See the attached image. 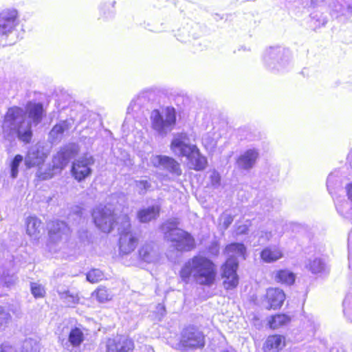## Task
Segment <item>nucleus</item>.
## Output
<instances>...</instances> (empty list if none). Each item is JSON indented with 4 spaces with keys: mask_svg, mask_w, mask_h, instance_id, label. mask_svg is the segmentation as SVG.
I'll use <instances>...</instances> for the list:
<instances>
[{
    "mask_svg": "<svg viewBox=\"0 0 352 352\" xmlns=\"http://www.w3.org/2000/svg\"><path fill=\"white\" fill-rule=\"evenodd\" d=\"M118 203V195L114 194L109 197L107 204H100L92 212V217L96 226L103 232H110L116 226L120 234L119 250L122 254H129L135 249L138 238L131 229L130 219L127 214H118L120 206H115Z\"/></svg>",
    "mask_w": 352,
    "mask_h": 352,
    "instance_id": "nucleus-1",
    "label": "nucleus"
},
{
    "mask_svg": "<svg viewBox=\"0 0 352 352\" xmlns=\"http://www.w3.org/2000/svg\"><path fill=\"white\" fill-rule=\"evenodd\" d=\"M214 263L203 256H195L184 263L179 270L181 281L186 285L195 283L203 286H212L216 280Z\"/></svg>",
    "mask_w": 352,
    "mask_h": 352,
    "instance_id": "nucleus-2",
    "label": "nucleus"
},
{
    "mask_svg": "<svg viewBox=\"0 0 352 352\" xmlns=\"http://www.w3.org/2000/svg\"><path fill=\"white\" fill-rule=\"evenodd\" d=\"M2 129L6 133L16 135L25 144L30 142L33 135L31 123L25 117L24 109L16 106L8 109L2 122Z\"/></svg>",
    "mask_w": 352,
    "mask_h": 352,
    "instance_id": "nucleus-3",
    "label": "nucleus"
},
{
    "mask_svg": "<svg viewBox=\"0 0 352 352\" xmlns=\"http://www.w3.org/2000/svg\"><path fill=\"white\" fill-rule=\"evenodd\" d=\"M225 252L228 256L222 266L223 285L226 289L235 288L239 283L236 271L239 266L238 257L245 259L246 248L241 243H233L226 246Z\"/></svg>",
    "mask_w": 352,
    "mask_h": 352,
    "instance_id": "nucleus-4",
    "label": "nucleus"
},
{
    "mask_svg": "<svg viewBox=\"0 0 352 352\" xmlns=\"http://www.w3.org/2000/svg\"><path fill=\"white\" fill-rule=\"evenodd\" d=\"M179 221L176 219L167 220L161 226L164 239L172 243V245L178 251H190L195 246L194 238L191 234L178 228Z\"/></svg>",
    "mask_w": 352,
    "mask_h": 352,
    "instance_id": "nucleus-5",
    "label": "nucleus"
},
{
    "mask_svg": "<svg viewBox=\"0 0 352 352\" xmlns=\"http://www.w3.org/2000/svg\"><path fill=\"white\" fill-rule=\"evenodd\" d=\"M152 129L160 136L164 137L175 127L177 120L176 110L173 107H165L153 110L150 116Z\"/></svg>",
    "mask_w": 352,
    "mask_h": 352,
    "instance_id": "nucleus-6",
    "label": "nucleus"
},
{
    "mask_svg": "<svg viewBox=\"0 0 352 352\" xmlns=\"http://www.w3.org/2000/svg\"><path fill=\"white\" fill-rule=\"evenodd\" d=\"M265 66L272 72H283L291 65V53L289 50L280 46L270 47L263 55Z\"/></svg>",
    "mask_w": 352,
    "mask_h": 352,
    "instance_id": "nucleus-7",
    "label": "nucleus"
},
{
    "mask_svg": "<svg viewBox=\"0 0 352 352\" xmlns=\"http://www.w3.org/2000/svg\"><path fill=\"white\" fill-rule=\"evenodd\" d=\"M204 336L203 333L193 326L185 328L181 333L178 348L181 350L188 349H200L204 346Z\"/></svg>",
    "mask_w": 352,
    "mask_h": 352,
    "instance_id": "nucleus-8",
    "label": "nucleus"
},
{
    "mask_svg": "<svg viewBox=\"0 0 352 352\" xmlns=\"http://www.w3.org/2000/svg\"><path fill=\"white\" fill-rule=\"evenodd\" d=\"M95 160L90 153H85L75 160L72 166V175L78 182H82L92 173L91 166Z\"/></svg>",
    "mask_w": 352,
    "mask_h": 352,
    "instance_id": "nucleus-9",
    "label": "nucleus"
},
{
    "mask_svg": "<svg viewBox=\"0 0 352 352\" xmlns=\"http://www.w3.org/2000/svg\"><path fill=\"white\" fill-rule=\"evenodd\" d=\"M195 147L197 146L190 142V138L186 133L175 134L170 143V150L179 157H186Z\"/></svg>",
    "mask_w": 352,
    "mask_h": 352,
    "instance_id": "nucleus-10",
    "label": "nucleus"
},
{
    "mask_svg": "<svg viewBox=\"0 0 352 352\" xmlns=\"http://www.w3.org/2000/svg\"><path fill=\"white\" fill-rule=\"evenodd\" d=\"M18 11L7 8L0 12V35L6 38L12 35L18 25Z\"/></svg>",
    "mask_w": 352,
    "mask_h": 352,
    "instance_id": "nucleus-11",
    "label": "nucleus"
},
{
    "mask_svg": "<svg viewBox=\"0 0 352 352\" xmlns=\"http://www.w3.org/2000/svg\"><path fill=\"white\" fill-rule=\"evenodd\" d=\"M151 162L155 167L166 170L173 175H182L179 163L171 157L162 155H155L151 158Z\"/></svg>",
    "mask_w": 352,
    "mask_h": 352,
    "instance_id": "nucleus-12",
    "label": "nucleus"
},
{
    "mask_svg": "<svg viewBox=\"0 0 352 352\" xmlns=\"http://www.w3.org/2000/svg\"><path fill=\"white\" fill-rule=\"evenodd\" d=\"M49 236L51 241L57 243L59 241L67 240L69 232V227L62 221L56 220L48 223Z\"/></svg>",
    "mask_w": 352,
    "mask_h": 352,
    "instance_id": "nucleus-13",
    "label": "nucleus"
},
{
    "mask_svg": "<svg viewBox=\"0 0 352 352\" xmlns=\"http://www.w3.org/2000/svg\"><path fill=\"white\" fill-rule=\"evenodd\" d=\"M328 8L332 17L352 16V0H331Z\"/></svg>",
    "mask_w": 352,
    "mask_h": 352,
    "instance_id": "nucleus-14",
    "label": "nucleus"
},
{
    "mask_svg": "<svg viewBox=\"0 0 352 352\" xmlns=\"http://www.w3.org/2000/svg\"><path fill=\"white\" fill-rule=\"evenodd\" d=\"M47 155V151L42 145L36 144L31 146L25 159L26 166L31 168L41 165L44 162Z\"/></svg>",
    "mask_w": 352,
    "mask_h": 352,
    "instance_id": "nucleus-15",
    "label": "nucleus"
},
{
    "mask_svg": "<svg viewBox=\"0 0 352 352\" xmlns=\"http://www.w3.org/2000/svg\"><path fill=\"white\" fill-rule=\"evenodd\" d=\"M133 340L125 336H116L107 342V352H133Z\"/></svg>",
    "mask_w": 352,
    "mask_h": 352,
    "instance_id": "nucleus-16",
    "label": "nucleus"
},
{
    "mask_svg": "<svg viewBox=\"0 0 352 352\" xmlns=\"http://www.w3.org/2000/svg\"><path fill=\"white\" fill-rule=\"evenodd\" d=\"M24 110L27 120L31 123V127L40 124L45 114L41 102H28Z\"/></svg>",
    "mask_w": 352,
    "mask_h": 352,
    "instance_id": "nucleus-17",
    "label": "nucleus"
},
{
    "mask_svg": "<svg viewBox=\"0 0 352 352\" xmlns=\"http://www.w3.org/2000/svg\"><path fill=\"white\" fill-rule=\"evenodd\" d=\"M78 152V149L74 145H68L60 149V151L53 158L54 166L61 170L69 162V160L73 157Z\"/></svg>",
    "mask_w": 352,
    "mask_h": 352,
    "instance_id": "nucleus-18",
    "label": "nucleus"
},
{
    "mask_svg": "<svg viewBox=\"0 0 352 352\" xmlns=\"http://www.w3.org/2000/svg\"><path fill=\"white\" fill-rule=\"evenodd\" d=\"M258 157L259 151L257 148H248L239 155L236 164L240 169L248 170L254 166Z\"/></svg>",
    "mask_w": 352,
    "mask_h": 352,
    "instance_id": "nucleus-19",
    "label": "nucleus"
},
{
    "mask_svg": "<svg viewBox=\"0 0 352 352\" xmlns=\"http://www.w3.org/2000/svg\"><path fill=\"white\" fill-rule=\"evenodd\" d=\"M73 124L72 119L61 120L55 124L49 133V140L51 143H58L63 139L65 133L67 132Z\"/></svg>",
    "mask_w": 352,
    "mask_h": 352,
    "instance_id": "nucleus-20",
    "label": "nucleus"
},
{
    "mask_svg": "<svg viewBox=\"0 0 352 352\" xmlns=\"http://www.w3.org/2000/svg\"><path fill=\"white\" fill-rule=\"evenodd\" d=\"M160 206L155 204L140 208L136 214V218L141 223H147L156 220L160 212Z\"/></svg>",
    "mask_w": 352,
    "mask_h": 352,
    "instance_id": "nucleus-21",
    "label": "nucleus"
},
{
    "mask_svg": "<svg viewBox=\"0 0 352 352\" xmlns=\"http://www.w3.org/2000/svg\"><path fill=\"white\" fill-rule=\"evenodd\" d=\"M268 309H277L280 307L285 299L284 292L279 288H269L265 296Z\"/></svg>",
    "mask_w": 352,
    "mask_h": 352,
    "instance_id": "nucleus-22",
    "label": "nucleus"
},
{
    "mask_svg": "<svg viewBox=\"0 0 352 352\" xmlns=\"http://www.w3.org/2000/svg\"><path fill=\"white\" fill-rule=\"evenodd\" d=\"M84 339L85 335L82 329L79 327H74L70 329L68 340L63 344V346L68 351L73 352V349L80 346Z\"/></svg>",
    "mask_w": 352,
    "mask_h": 352,
    "instance_id": "nucleus-23",
    "label": "nucleus"
},
{
    "mask_svg": "<svg viewBox=\"0 0 352 352\" xmlns=\"http://www.w3.org/2000/svg\"><path fill=\"white\" fill-rule=\"evenodd\" d=\"M283 256V250L276 245L266 246L260 253L261 260L266 263H274Z\"/></svg>",
    "mask_w": 352,
    "mask_h": 352,
    "instance_id": "nucleus-24",
    "label": "nucleus"
},
{
    "mask_svg": "<svg viewBox=\"0 0 352 352\" xmlns=\"http://www.w3.org/2000/svg\"><path fill=\"white\" fill-rule=\"evenodd\" d=\"M186 159L188 161L189 168L197 171L205 169L208 164L206 157L201 154L197 146L186 157Z\"/></svg>",
    "mask_w": 352,
    "mask_h": 352,
    "instance_id": "nucleus-25",
    "label": "nucleus"
},
{
    "mask_svg": "<svg viewBox=\"0 0 352 352\" xmlns=\"http://www.w3.org/2000/svg\"><path fill=\"white\" fill-rule=\"evenodd\" d=\"M57 292L60 300L67 307H74L80 302L79 295L75 291L58 288Z\"/></svg>",
    "mask_w": 352,
    "mask_h": 352,
    "instance_id": "nucleus-26",
    "label": "nucleus"
},
{
    "mask_svg": "<svg viewBox=\"0 0 352 352\" xmlns=\"http://www.w3.org/2000/svg\"><path fill=\"white\" fill-rule=\"evenodd\" d=\"M140 259L146 263H155L159 259V254L152 244L146 243L141 247L139 250Z\"/></svg>",
    "mask_w": 352,
    "mask_h": 352,
    "instance_id": "nucleus-27",
    "label": "nucleus"
},
{
    "mask_svg": "<svg viewBox=\"0 0 352 352\" xmlns=\"http://www.w3.org/2000/svg\"><path fill=\"white\" fill-rule=\"evenodd\" d=\"M26 232L34 239H38L42 230L41 221L35 216H30L26 219Z\"/></svg>",
    "mask_w": 352,
    "mask_h": 352,
    "instance_id": "nucleus-28",
    "label": "nucleus"
},
{
    "mask_svg": "<svg viewBox=\"0 0 352 352\" xmlns=\"http://www.w3.org/2000/svg\"><path fill=\"white\" fill-rule=\"evenodd\" d=\"M306 267L314 274H322L327 272V264L320 257L310 258L306 264Z\"/></svg>",
    "mask_w": 352,
    "mask_h": 352,
    "instance_id": "nucleus-29",
    "label": "nucleus"
},
{
    "mask_svg": "<svg viewBox=\"0 0 352 352\" xmlns=\"http://www.w3.org/2000/svg\"><path fill=\"white\" fill-rule=\"evenodd\" d=\"M338 214L346 219L352 216V204L344 198L338 197L334 201Z\"/></svg>",
    "mask_w": 352,
    "mask_h": 352,
    "instance_id": "nucleus-30",
    "label": "nucleus"
},
{
    "mask_svg": "<svg viewBox=\"0 0 352 352\" xmlns=\"http://www.w3.org/2000/svg\"><path fill=\"white\" fill-rule=\"evenodd\" d=\"M295 278V274L288 270H280L274 272L275 280L283 284L292 285Z\"/></svg>",
    "mask_w": 352,
    "mask_h": 352,
    "instance_id": "nucleus-31",
    "label": "nucleus"
},
{
    "mask_svg": "<svg viewBox=\"0 0 352 352\" xmlns=\"http://www.w3.org/2000/svg\"><path fill=\"white\" fill-rule=\"evenodd\" d=\"M134 187L140 195H144L148 191L153 190L154 187L153 186L151 182L146 177L144 178L135 180Z\"/></svg>",
    "mask_w": 352,
    "mask_h": 352,
    "instance_id": "nucleus-32",
    "label": "nucleus"
},
{
    "mask_svg": "<svg viewBox=\"0 0 352 352\" xmlns=\"http://www.w3.org/2000/svg\"><path fill=\"white\" fill-rule=\"evenodd\" d=\"M149 94L150 91H145L141 93L135 99L131 101L128 107L127 113H131V112L140 110L143 107L144 102Z\"/></svg>",
    "mask_w": 352,
    "mask_h": 352,
    "instance_id": "nucleus-33",
    "label": "nucleus"
},
{
    "mask_svg": "<svg viewBox=\"0 0 352 352\" xmlns=\"http://www.w3.org/2000/svg\"><path fill=\"white\" fill-rule=\"evenodd\" d=\"M283 346V338L278 335L269 336L265 343V348L268 350L279 351Z\"/></svg>",
    "mask_w": 352,
    "mask_h": 352,
    "instance_id": "nucleus-34",
    "label": "nucleus"
},
{
    "mask_svg": "<svg viewBox=\"0 0 352 352\" xmlns=\"http://www.w3.org/2000/svg\"><path fill=\"white\" fill-rule=\"evenodd\" d=\"M84 210L79 206H74L72 208L70 213L68 215V220L73 224H80L83 223L85 217H83Z\"/></svg>",
    "mask_w": 352,
    "mask_h": 352,
    "instance_id": "nucleus-35",
    "label": "nucleus"
},
{
    "mask_svg": "<svg viewBox=\"0 0 352 352\" xmlns=\"http://www.w3.org/2000/svg\"><path fill=\"white\" fill-rule=\"evenodd\" d=\"M290 321V318L285 314H277L272 316L269 321L270 327L272 329H278L282 326L286 325Z\"/></svg>",
    "mask_w": 352,
    "mask_h": 352,
    "instance_id": "nucleus-36",
    "label": "nucleus"
},
{
    "mask_svg": "<svg viewBox=\"0 0 352 352\" xmlns=\"http://www.w3.org/2000/svg\"><path fill=\"white\" fill-rule=\"evenodd\" d=\"M40 344L36 340L33 338H27L23 343L22 352H38Z\"/></svg>",
    "mask_w": 352,
    "mask_h": 352,
    "instance_id": "nucleus-37",
    "label": "nucleus"
},
{
    "mask_svg": "<svg viewBox=\"0 0 352 352\" xmlns=\"http://www.w3.org/2000/svg\"><path fill=\"white\" fill-rule=\"evenodd\" d=\"M58 171V169L54 166L52 168L50 167L46 168L45 171L43 167H40L36 173V176L41 180H46L52 178Z\"/></svg>",
    "mask_w": 352,
    "mask_h": 352,
    "instance_id": "nucleus-38",
    "label": "nucleus"
},
{
    "mask_svg": "<svg viewBox=\"0 0 352 352\" xmlns=\"http://www.w3.org/2000/svg\"><path fill=\"white\" fill-rule=\"evenodd\" d=\"M12 316L7 309L0 306V329H3L11 322Z\"/></svg>",
    "mask_w": 352,
    "mask_h": 352,
    "instance_id": "nucleus-39",
    "label": "nucleus"
},
{
    "mask_svg": "<svg viewBox=\"0 0 352 352\" xmlns=\"http://www.w3.org/2000/svg\"><path fill=\"white\" fill-rule=\"evenodd\" d=\"M23 160V157L21 155H16L11 162L10 168L12 177L16 178L17 177L19 172L18 168Z\"/></svg>",
    "mask_w": 352,
    "mask_h": 352,
    "instance_id": "nucleus-40",
    "label": "nucleus"
},
{
    "mask_svg": "<svg viewBox=\"0 0 352 352\" xmlns=\"http://www.w3.org/2000/svg\"><path fill=\"white\" fill-rule=\"evenodd\" d=\"M103 276V273L100 270L94 269L87 273V280L91 283H95L102 280Z\"/></svg>",
    "mask_w": 352,
    "mask_h": 352,
    "instance_id": "nucleus-41",
    "label": "nucleus"
},
{
    "mask_svg": "<svg viewBox=\"0 0 352 352\" xmlns=\"http://www.w3.org/2000/svg\"><path fill=\"white\" fill-rule=\"evenodd\" d=\"M352 295L348 294L343 301V312L352 322Z\"/></svg>",
    "mask_w": 352,
    "mask_h": 352,
    "instance_id": "nucleus-42",
    "label": "nucleus"
},
{
    "mask_svg": "<svg viewBox=\"0 0 352 352\" xmlns=\"http://www.w3.org/2000/svg\"><path fill=\"white\" fill-rule=\"evenodd\" d=\"M310 17L315 28H319L321 25H324L327 22V17L324 16L322 14H320L319 15L318 12H311L310 14Z\"/></svg>",
    "mask_w": 352,
    "mask_h": 352,
    "instance_id": "nucleus-43",
    "label": "nucleus"
},
{
    "mask_svg": "<svg viewBox=\"0 0 352 352\" xmlns=\"http://www.w3.org/2000/svg\"><path fill=\"white\" fill-rule=\"evenodd\" d=\"M31 292L32 295L36 298L43 297L45 294L44 287L37 283H31Z\"/></svg>",
    "mask_w": 352,
    "mask_h": 352,
    "instance_id": "nucleus-44",
    "label": "nucleus"
},
{
    "mask_svg": "<svg viewBox=\"0 0 352 352\" xmlns=\"http://www.w3.org/2000/svg\"><path fill=\"white\" fill-rule=\"evenodd\" d=\"M220 224L224 230L228 228L234 220V217L227 212H223L220 217Z\"/></svg>",
    "mask_w": 352,
    "mask_h": 352,
    "instance_id": "nucleus-45",
    "label": "nucleus"
},
{
    "mask_svg": "<svg viewBox=\"0 0 352 352\" xmlns=\"http://www.w3.org/2000/svg\"><path fill=\"white\" fill-rule=\"evenodd\" d=\"M250 226L251 221L250 220H246L243 224L236 223L235 226L236 235H242L247 234Z\"/></svg>",
    "mask_w": 352,
    "mask_h": 352,
    "instance_id": "nucleus-46",
    "label": "nucleus"
},
{
    "mask_svg": "<svg viewBox=\"0 0 352 352\" xmlns=\"http://www.w3.org/2000/svg\"><path fill=\"white\" fill-rule=\"evenodd\" d=\"M16 281V278L14 276H9V275H3L1 276L0 274V287H11Z\"/></svg>",
    "mask_w": 352,
    "mask_h": 352,
    "instance_id": "nucleus-47",
    "label": "nucleus"
},
{
    "mask_svg": "<svg viewBox=\"0 0 352 352\" xmlns=\"http://www.w3.org/2000/svg\"><path fill=\"white\" fill-rule=\"evenodd\" d=\"M95 295L96 299L100 302H105L110 299V295L105 288H98L95 292Z\"/></svg>",
    "mask_w": 352,
    "mask_h": 352,
    "instance_id": "nucleus-48",
    "label": "nucleus"
},
{
    "mask_svg": "<svg viewBox=\"0 0 352 352\" xmlns=\"http://www.w3.org/2000/svg\"><path fill=\"white\" fill-rule=\"evenodd\" d=\"M210 184L214 188H217L221 185L220 174L215 170H213L210 175Z\"/></svg>",
    "mask_w": 352,
    "mask_h": 352,
    "instance_id": "nucleus-49",
    "label": "nucleus"
},
{
    "mask_svg": "<svg viewBox=\"0 0 352 352\" xmlns=\"http://www.w3.org/2000/svg\"><path fill=\"white\" fill-rule=\"evenodd\" d=\"M331 0H310L309 5L308 3L306 6H309L313 8H320L325 6L327 3L329 4V2Z\"/></svg>",
    "mask_w": 352,
    "mask_h": 352,
    "instance_id": "nucleus-50",
    "label": "nucleus"
},
{
    "mask_svg": "<svg viewBox=\"0 0 352 352\" xmlns=\"http://www.w3.org/2000/svg\"><path fill=\"white\" fill-rule=\"evenodd\" d=\"M348 250H349V267L352 270V232L350 233L348 239Z\"/></svg>",
    "mask_w": 352,
    "mask_h": 352,
    "instance_id": "nucleus-51",
    "label": "nucleus"
},
{
    "mask_svg": "<svg viewBox=\"0 0 352 352\" xmlns=\"http://www.w3.org/2000/svg\"><path fill=\"white\" fill-rule=\"evenodd\" d=\"M0 352H19L16 349L9 344L8 343H3L0 345Z\"/></svg>",
    "mask_w": 352,
    "mask_h": 352,
    "instance_id": "nucleus-52",
    "label": "nucleus"
},
{
    "mask_svg": "<svg viewBox=\"0 0 352 352\" xmlns=\"http://www.w3.org/2000/svg\"><path fill=\"white\" fill-rule=\"evenodd\" d=\"M345 188L348 198L352 202V182L348 184Z\"/></svg>",
    "mask_w": 352,
    "mask_h": 352,
    "instance_id": "nucleus-53",
    "label": "nucleus"
},
{
    "mask_svg": "<svg viewBox=\"0 0 352 352\" xmlns=\"http://www.w3.org/2000/svg\"><path fill=\"white\" fill-rule=\"evenodd\" d=\"M202 142H203V144L206 146H214L216 144V142L212 140L210 141L208 140V137L206 135V136H204L202 138Z\"/></svg>",
    "mask_w": 352,
    "mask_h": 352,
    "instance_id": "nucleus-54",
    "label": "nucleus"
},
{
    "mask_svg": "<svg viewBox=\"0 0 352 352\" xmlns=\"http://www.w3.org/2000/svg\"><path fill=\"white\" fill-rule=\"evenodd\" d=\"M272 236L271 232H261V237H265L266 241H270Z\"/></svg>",
    "mask_w": 352,
    "mask_h": 352,
    "instance_id": "nucleus-55",
    "label": "nucleus"
},
{
    "mask_svg": "<svg viewBox=\"0 0 352 352\" xmlns=\"http://www.w3.org/2000/svg\"><path fill=\"white\" fill-rule=\"evenodd\" d=\"M142 352H155L153 349L149 346H145Z\"/></svg>",
    "mask_w": 352,
    "mask_h": 352,
    "instance_id": "nucleus-56",
    "label": "nucleus"
},
{
    "mask_svg": "<svg viewBox=\"0 0 352 352\" xmlns=\"http://www.w3.org/2000/svg\"><path fill=\"white\" fill-rule=\"evenodd\" d=\"M332 177H333L332 175H329L327 179V188L329 190V187L331 185Z\"/></svg>",
    "mask_w": 352,
    "mask_h": 352,
    "instance_id": "nucleus-57",
    "label": "nucleus"
},
{
    "mask_svg": "<svg viewBox=\"0 0 352 352\" xmlns=\"http://www.w3.org/2000/svg\"><path fill=\"white\" fill-rule=\"evenodd\" d=\"M16 41V37L15 36V37L12 38L11 39H10V41H8V42L6 44H8V45H12Z\"/></svg>",
    "mask_w": 352,
    "mask_h": 352,
    "instance_id": "nucleus-58",
    "label": "nucleus"
},
{
    "mask_svg": "<svg viewBox=\"0 0 352 352\" xmlns=\"http://www.w3.org/2000/svg\"><path fill=\"white\" fill-rule=\"evenodd\" d=\"M112 12H112V11H111V12H109V14H106V12H103V14H104V16L106 18H108L109 16H111V14Z\"/></svg>",
    "mask_w": 352,
    "mask_h": 352,
    "instance_id": "nucleus-59",
    "label": "nucleus"
}]
</instances>
